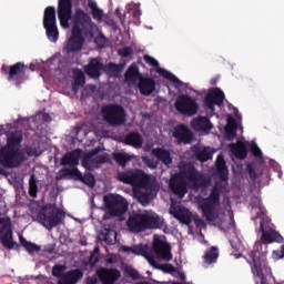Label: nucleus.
Instances as JSON below:
<instances>
[{
  "label": "nucleus",
  "mask_w": 284,
  "mask_h": 284,
  "mask_svg": "<svg viewBox=\"0 0 284 284\" xmlns=\"http://www.w3.org/2000/svg\"><path fill=\"white\" fill-rule=\"evenodd\" d=\"M99 240L106 245H114L116 243V231L114 229H103L99 234Z\"/></svg>",
  "instance_id": "34"
},
{
  "label": "nucleus",
  "mask_w": 284,
  "mask_h": 284,
  "mask_svg": "<svg viewBox=\"0 0 284 284\" xmlns=\"http://www.w3.org/2000/svg\"><path fill=\"white\" fill-rule=\"evenodd\" d=\"M97 275L103 284H115L121 278V272L116 268L102 267L97 271Z\"/></svg>",
  "instance_id": "20"
},
{
  "label": "nucleus",
  "mask_w": 284,
  "mask_h": 284,
  "mask_svg": "<svg viewBox=\"0 0 284 284\" xmlns=\"http://www.w3.org/2000/svg\"><path fill=\"white\" fill-rule=\"evenodd\" d=\"M150 178L148 174L141 169H131L130 178H129V185H133L134 187H145Z\"/></svg>",
  "instance_id": "22"
},
{
  "label": "nucleus",
  "mask_w": 284,
  "mask_h": 284,
  "mask_svg": "<svg viewBox=\"0 0 284 284\" xmlns=\"http://www.w3.org/2000/svg\"><path fill=\"white\" fill-rule=\"evenodd\" d=\"M38 194L39 185H37V179L34 178V175H31L29 180V196H31V199H37Z\"/></svg>",
  "instance_id": "43"
},
{
  "label": "nucleus",
  "mask_w": 284,
  "mask_h": 284,
  "mask_svg": "<svg viewBox=\"0 0 284 284\" xmlns=\"http://www.w3.org/2000/svg\"><path fill=\"white\" fill-rule=\"evenodd\" d=\"M83 151L81 149H74L73 151L67 152L60 160V164L65 166L69 165L71 170L79 165V161H81V154Z\"/></svg>",
  "instance_id": "23"
},
{
  "label": "nucleus",
  "mask_w": 284,
  "mask_h": 284,
  "mask_svg": "<svg viewBox=\"0 0 284 284\" xmlns=\"http://www.w3.org/2000/svg\"><path fill=\"white\" fill-rule=\"evenodd\" d=\"M225 138L227 141H234L236 138V129L232 126H226L225 128Z\"/></svg>",
  "instance_id": "52"
},
{
  "label": "nucleus",
  "mask_w": 284,
  "mask_h": 284,
  "mask_svg": "<svg viewBox=\"0 0 284 284\" xmlns=\"http://www.w3.org/2000/svg\"><path fill=\"white\" fill-rule=\"evenodd\" d=\"M1 72L7 77V81L14 83L18 88L26 81V64L23 62H17L13 65L3 64Z\"/></svg>",
  "instance_id": "10"
},
{
  "label": "nucleus",
  "mask_w": 284,
  "mask_h": 284,
  "mask_svg": "<svg viewBox=\"0 0 284 284\" xmlns=\"http://www.w3.org/2000/svg\"><path fill=\"white\" fill-rule=\"evenodd\" d=\"M83 278V271L74 268L64 273L63 278L58 281V284H77Z\"/></svg>",
  "instance_id": "28"
},
{
  "label": "nucleus",
  "mask_w": 284,
  "mask_h": 284,
  "mask_svg": "<svg viewBox=\"0 0 284 284\" xmlns=\"http://www.w3.org/2000/svg\"><path fill=\"white\" fill-rule=\"evenodd\" d=\"M229 148L235 159H240V161L247 159V144L245 142L239 140L236 143H231Z\"/></svg>",
  "instance_id": "31"
},
{
  "label": "nucleus",
  "mask_w": 284,
  "mask_h": 284,
  "mask_svg": "<svg viewBox=\"0 0 284 284\" xmlns=\"http://www.w3.org/2000/svg\"><path fill=\"white\" fill-rule=\"evenodd\" d=\"M261 237L254 244L253 251L248 253L251 261V272L256 284H267V276L272 274V270L267 266V253L270 244L283 243L284 239L281 233L270 227V224L262 220L260 222Z\"/></svg>",
  "instance_id": "1"
},
{
  "label": "nucleus",
  "mask_w": 284,
  "mask_h": 284,
  "mask_svg": "<svg viewBox=\"0 0 284 284\" xmlns=\"http://www.w3.org/2000/svg\"><path fill=\"white\" fill-rule=\"evenodd\" d=\"M120 54L123 57V59H128V57L134 54V50L130 47H124L122 50H120Z\"/></svg>",
  "instance_id": "55"
},
{
  "label": "nucleus",
  "mask_w": 284,
  "mask_h": 284,
  "mask_svg": "<svg viewBox=\"0 0 284 284\" xmlns=\"http://www.w3.org/2000/svg\"><path fill=\"white\" fill-rule=\"evenodd\" d=\"M92 17H93V19H95L97 21H101V19H103V10H101V9H94L93 11H92Z\"/></svg>",
  "instance_id": "56"
},
{
  "label": "nucleus",
  "mask_w": 284,
  "mask_h": 284,
  "mask_svg": "<svg viewBox=\"0 0 284 284\" xmlns=\"http://www.w3.org/2000/svg\"><path fill=\"white\" fill-rule=\"evenodd\" d=\"M103 62L99 61V58H92L88 65L84 67V72L91 79H99L101 77V72L103 71Z\"/></svg>",
  "instance_id": "24"
},
{
  "label": "nucleus",
  "mask_w": 284,
  "mask_h": 284,
  "mask_svg": "<svg viewBox=\"0 0 284 284\" xmlns=\"http://www.w3.org/2000/svg\"><path fill=\"white\" fill-rule=\"evenodd\" d=\"M123 68L121 64H116L114 62H110L108 64V72H111V74H114V77H119V73L122 72Z\"/></svg>",
  "instance_id": "47"
},
{
  "label": "nucleus",
  "mask_w": 284,
  "mask_h": 284,
  "mask_svg": "<svg viewBox=\"0 0 284 284\" xmlns=\"http://www.w3.org/2000/svg\"><path fill=\"white\" fill-rule=\"evenodd\" d=\"M95 41L99 43V45H101V48H105V43H108V39L103 34H100Z\"/></svg>",
  "instance_id": "60"
},
{
  "label": "nucleus",
  "mask_w": 284,
  "mask_h": 284,
  "mask_svg": "<svg viewBox=\"0 0 284 284\" xmlns=\"http://www.w3.org/2000/svg\"><path fill=\"white\" fill-rule=\"evenodd\" d=\"M173 138L176 139L179 143L187 144L192 143L194 134L192 133V131H190V128H187V125L178 124L174 128Z\"/></svg>",
  "instance_id": "21"
},
{
  "label": "nucleus",
  "mask_w": 284,
  "mask_h": 284,
  "mask_svg": "<svg viewBox=\"0 0 284 284\" xmlns=\"http://www.w3.org/2000/svg\"><path fill=\"white\" fill-rule=\"evenodd\" d=\"M19 241H20V245H22V247H24V250H27L30 254H36L37 252H41V246L32 242H28V240H26L23 235H19Z\"/></svg>",
  "instance_id": "41"
},
{
  "label": "nucleus",
  "mask_w": 284,
  "mask_h": 284,
  "mask_svg": "<svg viewBox=\"0 0 284 284\" xmlns=\"http://www.w3.org/2000/svg\"><path fill=\"white\" fill-rule=\"evenodd\" d=\"M191 126L195 130V132H210L214 124L210 121V118L199 115L191 121Z\"/></svg>",
  "instance_id": "25"
},
{
  "label": "nucleus",
  "mask_w": 284,
  "mask_h": 284,
  "mask_svg": "<svg viewBox=\"0 0 284 284\" xmlns=\"http://www.w3.org/2000/svg\"><path fill=\"white\" fill-rule=\"evenodd\" d=\"M251 152H252L253 156H256V158L263 156V151H261V148H258V144H256V143H253L251 145Z\"/></svg>",
  "instance_id": "54"
},
{
  "label": "nucleus",
  "mask_w": 284,
  "mask_h": 284,
  "mask_svg": "<svg viewBox=\"0 0 284 284\" xmlns=\"http://www.w3.org/2000/svg\"><path fill=\"white\" fill-rule=\"evenodd\" d=\"M103 201L110 216H123L128 212V200L119 194L109 193L103 196Z\"/></svg>",
  "instance_id": "7"
},
{
  "label": "nucleus",
  "mask_w": 284,
  "mask_h": 284,
  "mask_svg": "<svg viewBox=\"0 0 284 284\" xmlns=\"http://www.w3.org/2000/svg\"><path fill=\"white\" fill-rule=\"evenodd\" d=\"M143 59L148 65L156 68V72L160 74V77L166 79V81H171V83H174L176 88H183V82L176 75H174V73L159 67V61H156V59L152 58L150 54H144Z\"/></svg>",
  "instance_id": "14"
},
{
  "label": "nucleus",
  "mask_w": 284,
  "mask_h": 284,
  "mask_svg": "<svg viewBox=\"0 0 284 284\" xmlns=\"http://www.w3.org/2000/svg\"><path fill=\"white\" fill-rule=\"evenodd\" d=\"M101 113L103 114L104 121H106L109 125H123V123L126 121L125 109L119 104H106L102 106Z\"/></svg>",
  "instance_id": "8"
},
{
  "label": "nucleus",
  "mask_w": 284,
  "mask_h": 284,
  "mask_svg": "<svg viewBox=\"0 0 284 284\" xmlns=\"http://www.w3.org/2000/svg\"><path fill=\"white\" fill-rule=\"evenodd\" d=\"M152 155L155 156L158 163H163L165 168H170L172 165V153L170 150L163 148H155L151 151Z\"/></svg>",
  "instance_id": "27"
},
{
  "label": "nucleus",
  "mask_w": 284,
  "mask_h": 284,
  "mask_svg": "<svg viewBox=\"0 0 284 284\" xmlns=\"http://www.w3.org/2000/svg\"><path fill=\"white\" fill-rule=\"evenodd\" d=\"M121 252H123L124 254H135V256H143L144 258H146L150 265H152V267H156V257L154 256V254L150 253V247L148 245H122Z\"/></svg>",
  "instance_id": "13"
},
{
  "label": "nucleus",
  "mask_w": 284,
  "mask_h": 284,
  "mask_svg": "<svg viewBox=\"0 0 284 284\" xmlns=\"http://www.w3.org/2000/svg\"><path fill=\"white\" fill-rule=\"evenodd\" d=\"M0 174H3V169L0 166Z\"/></svg>",
  "instance_id": "64"
},
{
  "label": "nucleus",
  "mask_w": 284,
  "mask_h": 284,
  "mask_svg": "<svg viewBox=\"0 0 284 284\" xmlns=\"http://www.w3.org/2000/svg\"><path fill=\"white\" fill-rule=\"evenodd\" d=\"M247 172L250 179H253V181H256V179H258V174H256V171L254 170V168H252V165L247 166Z\"/></svg>",
  "instance_id": "58"
},
{
  "label": "nucleus",
  "mask_w": 284,
  "mask_h": 284,
  "mask_svg": "<svg viewBox=\"0 0 284 284\" xmlns=\"http://www.w3.org/2000/svg\"><path fill=\"white\" fill-rule=\"evenodd\" d=\"M113 161H115L120 168H126L128 163L132 161V156L128 153L116 152L113 153Z\"/></svg>",
  "instance_id": "42"
},
{
  "label": "nucleus",
  "mask_w": 284,
  "mask_h": 284,
  "mask_svg": "<svg viewBox=\"0 0 284 284\" xmlns=\"http://www.w3.org/2000/svg\"><path fill=\"white\" fill-rule=\"evenodd\" d=\"M125 145H131V148H143V138H141V134L136 132L128 133L124 138Z\"/></svg>",
  "instance_id": "35"
},
{
  "label": "nucleus",
  "mask_w": 284,
  "mask_h": 284,
  "mask_svg": "<svg viewBox=\"0 0 284 284\" xmlns=\"http://www.w3.org/2000/svg\"><path fill=\"white\" fill-rule=\"evenodd\" d=\"M130 172L131 169L125 170V171H119L115 179L120 183H124L125 185H130Z\"/></svg>",
  "instance_id": "44"
},
{
  "label": "nucleus",
  "mask_w": 284,
  "mask_h": 284,
  "mask_svg": "<svg viewBox=\"0 0 284 284\" xmlns=\"http://www.w3.org/2000/svg\"><path fill=\"white\" fill-rule=\"evenodd\" d=\"M217 176L221 182H216L213 186L209 197L199 204L200 210L203 213V216L209 223H214L219 219V203H221V193L227 186L229 181V171L227 165L225 164V159L223 155L217 156L216 161Z\"/></svg>",
  "instance_id": "2"
},
{
  "label": "nucleus",
  "mask_w": 284,
  "mask_h": 284,
  "mask_svg": "<svg viewBox=\"0 0 284 284\" xmlns=\"http://www.w3.org/2000/svg\"><path fill=\"white\" fill-rule=\"evenodd\" d=\"M88 6H89L91 12H93V11L97 10V9H99V7H97V2H95V1H90V2L88 3Z\"/></svg>",
  "instance_id": "62"
},
{
  "label": "nucleus",
  "mask_w": 284,
  "mask_h": 284,
  "mask_svg": "<svg viewBox=\"0 0 284 284\" xmlns=\"http://www.w3.org/2000/svg\"><path fill=\"white\" fill-rule=\"evenodd\" d=\"M42 120L44 121V123H50V121H52V116H50V113H43Z\"/></svg>",
  "instance_id": "61"
},
{
  "label": "nucleus",
  "mask_w": 284,
  "mask_h": 284,
  "mask_svg": "<svg viewBox=\"0 0 284 284\" xmlns=\"http://www.w3.org/2000/svg\"><path fill=\"white\" fill-rule=\"evenodd\" d=\"M175 110L184 116H194L199 112V103L190 95H180L175 101Z\"/></svg>",
  "instance_id": "12"
},
{
  "label": "nucleus",
  "mask_w": 284,
  "mask_h": 284,
  "mask_svg": "<svg viewBox=\"0 0 284 284\" xmlns=\"http://www.w3.org/2000/svg\"><path fill=\"white\" fill-rule=\"evenodd\" d=\"M115 17H119L121 19V10L120 9H115Z\"/></svg>",
  "instance_id": "63"
},
{
  "label": "nucleus",
  "mask_w": 284,
  "mask_h": 284,
  "mask_svg": "<svg viewBox=\"0 0 284 284\" xmlns=\"http://www.w3.org/2000/svg\"><path fill=\"white\" fill-rule=\"evenodd\" d=\"M143 163L146 168H150V170H156V168H159V161L154 158H143Z\"/></svg>",
  "instance_id": "49"
},
{
  "label": "nucleus",
  "mask_w": 284,
  "mask_h": 284,
  "mask_svg": "<svg viewBox=\"0 0 284 284\" xmlns=\"http://www.w3.org/2000/svg\"><path fill=\"white\" fill-rule=\"evenodd\" d=\"M156 270H163V272H166V274H172L174 272H176V267H174V265L172 264H164V265H159V263L156 262Z\"/></svg>",
  "instance_id": "51"
},
{
  "label": "nucleus",
  "mask_w": 284,
  "mask_h": 284,
  "mask_svg": "<svg viewBox=\"0 0 284 284\" xmlns=\"http://www.w3.org/2000/svg\"><path fill=\"white\" fill-rule=\"evenodd\" d=\"M126 226L133 234L145 232V213H133L126 221Z\"/></svg>",
  "instance_id": "18"
},
{
  "label": "nucleus",
  "mask_w": 284,
  "mask_h": 284,
  "mask_svg": "<svg viewBox=\"0 0 284 284\" xmlns=\"http://www.w3.org/2000/svg\"><path fill=\"white\" fill-rule=\"evenodd\" d=\"M193 223L195 226H197L200 230H203L205 227V222L200 217H194Z\"/></svg>",
  "instance_id": "59"
},
{
  "label": "nucleus",
  "mask_w": 284,
  "mask_h": 284,
  "mask_svg": "<svg viewBox=\"0 0 284 284\" xmlns=\"http://www.w3.org/2000/svg\"><path fill=\"white\" fill-rule=\"evenodd\" d=\"M138 90L143 97H150L156 90V82L152 78H141L138 80Z\"/></svg>",
  "instance_id": "26"
},
{
  "label": "nucleus",
  "mask_w": 284,
  "mask_h": 284,
  "mask_svg": "<svg viewBox=\"0 0 284 284\" xmlns=\"http://www.w3.org/2000/svg\"><path fill=\"white\" fill-rule=\"evenodd\" d=\"M145 230H160L163 227V219L156 213H144Z\"/></svg>",
  "instance_id": "30"
},
{
  "label": "nucleus",
  "mask_w": 284,
  "mask_h": 284,
  "mask_svg": "<svg viewBox=\"0 0 284 284\" xmlns=\"http://www.w3.org/2000/svg\"><path fill=\"white\" fill-rule=\"evenodd\" d=\"M23 133L21 131L9 132L7 144L0 149V164L2 168H19L26 161V154L21 151Z\"/></svg>",
  "instance_id": "4"
},
{
  "label": "nucleus",
  "mask_w": 284,
  "mask_h": 284,
  "mask_svg": "<svg viewBox=\"0 0 284 284\" xmlns=\"http://www.w3.org/2000/svg\"><path fill=\"white\" fill-rule=\"evenodd\" d=\"M74 83L80 87L85 85V73H83V71H78L75 73Z\"/></svg>",
  "instance_id": "50"
},
{
  "label": "nucleus",
  "mask_w": 284,
  "mask_h": 284,
  "mask_svg": "<svg viewBox=\"0 0 284 284\" xmlns=\"http://www.w3.org/2000/svg\"><path fill=\"white\" fill-rule=\"evenodd\" d=\"M0 243L7 250H19L12 233V220L9 216L0 217Z\"/></svg>",
  "instance_id": "9"
},
{
  "label": "nucleus",
  "mask_w": 284,
  "mask_h": 284,
  "mask_svg": "<svg viewBox=\"0 0 284 284\" xmlns=\"http://www.w3.org/2000/svg\"><path fill=\"white\" fill-rule=\"evenodd\" d=\"M99 152H101L100 146L92 149L83 156L82 165L85 170H93V168H99L94 158L97 154H99Z\"/></svg>",
  "instance_id": "32"
},
{
  "label": "nucleus",
  "mask_w": 284,
  "mask_h": 284,
  "mask_svg": "<svg viewBox=\"0 0 284 284\" xmlns=\"http://www.w3.org/2000/svg\"><path fill=\"white\" fill-rule=\"evenodd\" d=\"M125 81L129 83H136V81H140L143 79V74L141 71H139V65L136 63H132L129 69L126 70L124 74Z\"/></svg>",
  "instance_id": "33"
},
{
  "label": "nucleus",
  "mask_w": 284,
  "mask_h": 284,
  "mask_svg": "<svg viewBox=\"0 0 284 284\" xmlns=\"http://www.w3.org/2000/svg\"><path fill=\"white\" fill-rule=\"evenodd\" d=\"M135 197L140 202V205L145 207L146 205H150L151 201L156 199V191L152 189H144L142 191L135 192Z\"/></svg>",
  "instance_id": "29"
},
{
  "label": "nucleus",
  "mask_w": 284,
  "mask_h": 284,
  "mask_svg": "<svg viewBox=\"0 0 284 284\" xmlns=\"http://www.w3.org/2000/svg\"><path fill=\"white\" fill-rule=\"evenodd\" d=\"M124 274H125L126 276H130V278H132L133 281H141V280L144 278L143 276H141V274L139 273V271H136V270H134V268H132V267H126V268L124 270Z\"/></svg>",
  "instance_id": "46"
},
{
  "label": "nucleus",
  "mask_w": 284,
  "mask_h": 284,
  "mask_svg": "<svg viewBox=\"0 0 284 284\" xmlns=\"http://www.w3.org/2000/svg\"><path fill=\"white\" fill-rule=\"evenodd\" d=\"M43 28L45 29L49 41L57 43V41H59V29L57 28V23L43 24Z\"/></svg>",
  "instance_id": "39"
},
{
  "label": "nucleus",
  "mask_w": 284,
  "mask_h": 284,
  "mask_svg": "<svg viewBox=\"0 0 284 284\" xmlns=\"http://www.w3.org/2000/svg\"><path fill=\"white\" fill-rule=\"evenodd\" d=\"M95 163H97V165H103V163H110V155H108V153L97 155Z\"/></svg>",
  "instance_id": "53"
},
{
  "label": "nucleus",
  "mask_w": 284,
  "mask_h": 284,
  "mask_svg": "<svg viewBox=\"0 0 284 284\" xmlns=\"http://www.w3.org/2000/svg\"><path fill=\"white\" fill-rule=\"evenodd\" d=\"M174 217L184 225H190L192 223V213H190V210L187 209H180L175 211Z\"/></svg>",
  "instance_id": "37"
},
{
  "label": "nucleus",
  "mask_w": 284,
  "mask_h": 284,
  "mask_svg": "<svg viewBox=\"0 0 284 284\" xmlns=\"http://www.w3.org/2000/svg\"><path fill=\"white\" fill-rule=\"evenodd\" d=\"M225 99V93L219 88L209 90L207 94L204 98V105L206 110L214 112L216 105H223V100Z\"/></svg>",
  "instance_id": "16"
},
{
  "label": "nucleus",
  "mask_w": 284,
  "mask_h": 284,
  "mask_svg": "<svg viewBox=\"0 0 284 284\" xmlns=\"http://www.w3.org/2000/svg\"><path fill=\"white\" fill-rule=\"evenodd\" d=\"M57 23V9L54 7H47L44 10L43 26Z\"/></svg>",
  "instance_id": "38"
},
{
  "label": "nucleus",
  "mask_w": 284,
  "mask_h": 284,
  "mask_svg": "<svg viewBox=\"0 0 284 284\" xmlns=\"http://www.w3.org/2000/svg\"><path fill=\"white\" fill-rule=\"evenodd\" d=\"M153 252L159 261H166V263L172 261V246L168 242L154 240Z\"/></svg>",
  "instance_id": "17"
},
{
  "label": "nucleus",
  "mask_w": 284,
  "mask_h": 284,
  "mask_svg": "<svg viewBox=\"0 0 284 284\" xmlns=\"http://www.w3.org/2000/svg\"><path fill=\"white\" fill-rule=\"evenodd\" d=\"M203 261L206 265L216 263V261H219V247L211 246L209 250H206L203 255Z\"/></svg>",
  "instance_id": "36"
},
{
  "label": "nucleus",
  "mask_w": 284,
  "mask_h": 284,
  "mask_svg": "<svg viewBox=\"0 0 284 284\" xmlns=\"http://www.w3.org/2000/svg\"><path fill=\"white\" fill-rule=\"evenodd\" d=\"M213 155H214V152H212V148L210 146L195 151V158L201 163H205L206 161H210Z\"/></svg>",
  "instance_id": "40"
},
{
  "label": "nucleus",
  "mask_w": 284,
  "mask_h": 284,
  "mask_svg": "<svg viewBox=\"0 0 284 284\" xmlns=\"http://www.w3.org/2000/svg\"><path fill=\"white\" fill-rule=\"evenodd\" d=\"M61 179H73L74 181H80L84 185H88V187H94L97 185V180L94 179V175L92 173H81L79 168L73 169H61L60 170Z\"/></svg>",
  "instance_id": "11"
},
{
  "label": "nucleus",
  "mask_w": 284,
  "mask_h": 284,
  "mask_svg": "<svg viewBox=\"0 0 284 284\" xmlns=\"http://www.w3.org/2000/svg\"><path fill=\"white\" fill-rule=\"evenodd\" d=\"M63 272H65V265L55 264L52 267V276L60 278V281L63 278V276H65Z\"/></svg>",
  "instance_id": "45"
},
{
  "label": "nucleus",
  "mask_w": 284,
  "mask_h": 284,
  "mask_svg": "<svg viewBox=\"0 0 284 284\" xmlns=\"http://www.w3.org/2000/svg\"><path fill=\"white\" fill-rule=\"evenodd\" d=\"M251 207L252 210H258L261 214H265V209L261 204V199L256 196L251 200Z\"/></svg>",
  "instance_id": "48"
},
{
  "label": "nucleus",
  "mask_w": 284,
  "mask_h": 284,
  "mask_svg": "<svg viewBox=\"0 0 284 284\" xmlns=\"http://www.w3.org/2000/svg\"><path fill=\"white\" fill-rule=\"evenodd\" d=\"M169 186L171 192H173L175 196H179V199H183V196L187 194V183L183 180L181 175H179V173H175L171 178Z\"/></svg>",
  "instance_id": "19"
},
{
  "label": "nucleus",
  "mask_w": 284,
  "mask_h": 284,
  "mask_svg": "<svg viewBox=\"0 0 284 284\" xmlns=\"http://www.w3.org/2000/svg\"><path fill=\"white\" fill-rule=\"evenodd\" d=\"M131 14H132L134 21H136L138 23L141 22V14H142V13H141V10H139V9H133V10L131 11Z\"/></svg>",
  "instance_id": "57"
},
{
  "label": "nucleus",
  "mask_w": 284,
  "mask_h": 284,
  "mask_svg": "<svg viewBox=\"0 0 284 284\" xmlns=\"http://www.w3.org/2000/svg\"><path fill=\"white\" fill-rule=\"evenodd\" d=\"M97 24L92 22V18L83 9H77L73 17V26L71 37L67 43V52H79L83 49L85 37H94Z\"/></svg>",
  "instance_id": "3"
},
{
  "label": "nucleus",
  "mask_w": 284,
  "mask_h": 284,
  "mask_svg": "<svg viewBox=\"0 0 284 284\" xmlns=\"http://www.w3.org/2000/svg\"><path fill=\"white\" fill-rule=\"evenodd\" d=\"M58 19L62 28H70V21L72 20V0H59Z\"/></svg>",
  "instance_id": "15"
},
{
  "label": "nucleus",
  "mask_w": 284,
  "mask_h": 284,
  "mask_svg": "<svg viewBox=\"0 0 284 284\" xmlns=\"http://www.w3.org/2000/svg\"><path fill=\"white\" fill-rule=\"evenodd\" d=\"M37 219L43 227L47 230H53V227H59L65 219V212L58 209L55 204L49 203L42 206L41 211L38 213Z\"/></svg>",
  "instance_id": "5"
},
{
  "label": "nucleus",
  "mask_w": 284,
  "mask_h": 284,
  "mask_svg": "<svg viewBox=\"0 0 284 284\" xmlns=\"http://www.w3.org/2000/svg\"><path fill=\"white\" fill-rule=\"evenodd\" d=\"M178 175L181 176L182 180H184L187 185H190L191 190H194L195 192L210 185V180H207L203 173L199 172L196 166H194L192 163L184 164Z\"/></svg>",
  "instance_id": "6"
}]
</instances>
